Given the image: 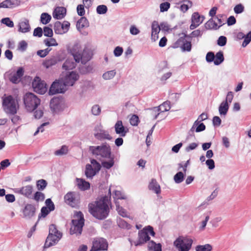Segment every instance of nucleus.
Instances as JSON below:
<instances>
[{
    "label": "nucleus",
    "mask_w": 251,
    "mask_h": 251,
    "mask_svg": "<svg viewBox=\"0 0 251 251\" xmlns=\"http://www.w3.org/2000/svg\"><path fill=\"white\" fill-rule=\"evenodd\" d=\"M84 5L79 4L77 6V12L78 15L82 16L85 14Z\"/></svg>",
    "instance_id": "obj_60"
},
{
    "label": "nucleus",
    "mask_w": 251,
    "mask_h": 251,
    "mask_svg": "<svg viewBox=\"0 0 251 251\" xmlns=\"http://www.w3.org/2000/svg\"><path fill=\"white\" fill-rule=\"evenodd\" d=\"M78 77L79 75L78 74L75 72H72L66 76L63 82L66 86H73L75 82L78 80Z\"/></svg>",
    "instance_id": "obj_17"
},
{
    "label": "nucleus",
    "mask_w": 251,
    "mask_h": 251,
    "mask_svg": "<svg viewBox=\"0 0 251 251\" xmlns=\"http://www.w3.org/2000/svg\"><path fill=\"white\" fill-rule=\"evenodd\" d=\"M98 171H96L91 164H87L85 168V174L87 178H92Z\"/></svg>",
    "instance_id": "obj_27"
},
{
    "label": "nucleus",
    "mask_w": 251,
    "mask_h": 251,
    "mask_svg": "<svg viewBox=\"0 0 251 251\" xmlns=\"http://www.w3.org/2000/svg\"><path fill=\"white\" fill-rule=\"evenodd\" d=\"M75 63L70 59H67L62 66L63 69L65 70H72L75 67Z\"/></svg>",
    "instance_id": "obj_36"
},
{
    "label": "nucleus",
    "mask_w": 251,
    "mask_h": 251,
    "mask_svg": "<svg viewBox=\"0 0 251 251\" xmlns=\"http://www.w3.org/2000/svg\"><path fill=\"white\" fill-rule=\"evenodd\" d=\"M155 234L153 228L148 226L138 232V238L137 241H132L129 239L131 245L134 244L135 246H141L146 243L150 239L149 235L154 236Z\"/></svg>",
    "instance_id": "obj_4"
},
{
    "label": "nucleus",
    "mask_w": 251,
    "mask_h": 251,
    "mask_svg": "<svg viewBox=\"0 0 251 251\" xmlns=\"http://www.w3.org/2000/svg\"><path fill=\"white\" fill-rule=\"evenodd\" d=\"M108 244L103 238H96L93 240V246L90 251H98L107 250Z\"/></svg>",
    "instance_id": "obj_8"
},
{
    "label": "nucleus",
    "mask_w": 251,
    "mask_h": 251,
    "mask_svg": "<svg viewBox=\"0 0 251 251\" xmlns=\"http://www.w3.org/2000/svg\"><path fill=\"white\" fill-rule=\"evenodd\" d=\"M44 35L45 36L51 37L53 35V31L51 28L48 26H45L44 28L43 31Z\"/></svg>",
    "instance_id": "obj_53"
},
{
    "label": "nucleus",
    "mask_w": 251,
    "mask_h": 251,
    "mask_svg": "<svg viewBox=\"0 0 251 251\" xmlns=\"http://www.w3.org/2000/svg\"><path fill=\"white\" fill-rule=\"evenodd\" d=\"M93 153L97 155H100L102 157L110 158V149L105 145L97 147L93 150Z\"/></svg>",
    "instance_id": "obj_13"
},
{
    "label": "nucleus",
    "mask_w": 251,
    "mask_h": 251,
    "mask_svg": "<svg viewBox=\"0 0 251 251\" xmlns=\"http://www.w3.org/2000/svg\"><path fill=\"white\" fill-rule=\"evenodd\" d=\"M51 50V49L48 48L45 50H38L37 54L41 57H45L49 54Z\"/></svg>",
    "instance_id": "obj_48"
},
{
    "label": "nucleus",
    "mask_w": 251,
    "mask_h": 251,
    "mask_svg": "<svg viewBox=\"0 0 251 251\" xmlns=\"http://www.w3.org/2000/svg\"><path fill=\"white\" fill-rule=\"evenodd\" d=\"M170 3L168 2H162L160 4V11L164 12L168 11L170 7Z\"/></svg>",
    "instance_id": "obj_50"
},
{
    "label": "nucleus",
    "mask_w": 251,
    "mask_h": 251,
    "mask_svg": "<svg viewBox=\"0 0 251 251\" xmlns=\"http://www.w3.org/2000/svg\"><path fill=\"white\" fill-rule=\"evenodd\" d=\"M193 240L187 237L179 236L174 242L178 251H189L192 245Z\"/></svg>",
    "instance_id": "obj_7"
},
{
    "label": "nucleus",
    "mask_w": 251,
    "mask_h": 251,
    "mask_svg": "<svg viewBox=\"0 0 251 251\" xmlns=\"http://www.w3.org/2000/svg\"><path fill=\"white\" fill-rule=\"evenodd\" d=\"M226 38L223 36H220L217 41V44L220 46H224L226 44Z\"/></svg>",
    "instance_id": "obj_63"
},
{
    "label": "nucleus",
    "mask_w": 251,
    "mask_h": 251,
    "mask_svg": "<svg viewBox=\"0 0 251 251\" xmlns=\"http://www.w3.org/2000/svg\"><path fill=\"white\" fill-rule=\"evenodd\" d=\"M151 40L155 42L158 39V33L160 31V28L158 23L156 21H154L152 23L151 25Z\"/></svg>",
    "instance_id": "obj_20"
},
{
    "label": "nucleus",
    "mask_w": 251,
    "mask_h": 251,
    "mask_svg": "<svg viewBox=\"0 0 251 251\" xmlns=\"http://www.w3.org/2000/svg\"><path fill=\"white\" fill-rule=\"evenodd\" d=\"M149 188L150 190L153 191L157 194L160 193V186L155 179H152L149 185Z\"/></svg>",
    "instance_id": "obj_33"
},
{
    "label": "nucleus",
    "mask_w": 251,
    "mask_h": 251,
    "mask_svg": "<svg viewBox=\"0 0 251 251\" xmlns=\"http://www.w3.org/2000/svg\"><path fill=\"white\" fill-rule=\"evenodd\" d=\"M129 121L131 125L134 126H137L139 121L138 117L135 115H133L131 116Z\"/></svg>",
    "instance_id": "obj_61"
},
{
    "label": "nucleus",
    "mask_w": 251,
    "mask_h": 251,
    "mask_svg": "<svg viewBox=\"0 0 251 251\" xmlns=\"http://www.w3.org/2000/svg\"><path fill=\"white\" fill-rule=\"evenodd\" d=\"M184 178V175L181 172L177 173L174 176V179L176 183H180L182 182Z\"/></svg>",
    "instance_id": "obj_44"
},
{
    "label": "nucleus",
    "mask_w": 251,
    "mask_h": 251,
    "mask_svg": "<svg viewBox=\"0 0 251 251\" xmlns=\"http://www.w3.org/2000/svg\"><path fill=\"white\" fill-rule=\"evenodd\" d=\"M187 38L186 34H184L183 36L180 37L176 41V44L178 46H180L183 51H190L192 48V45L190 41L186 40Z\"/></svg>",
    "instance_id": "obj_14"
},
{
    "label": "nucleus",
    "mask_w": 251,
    "mask_h": 251,
    "mask_svg": "<svg viewBox=\"0 0 251 251\" xmlns=\"http://www.w3.org/2000/svg\"><path fill=\"white\" fill-rule=\"evenodd\" d=\"M183 3L180 6V10L183 12H186L189 8L191 7L193 5V3L191 1L189 0H185L183 1Z\"/></svg>",
    "instance_id": "obj_40"
},
{
    "label": "nucleus",
    "mask_w": 251,
    "mask_h": 251,
    "mask_svg": "<svg viewBox=\"0 0 251 251\" xmlns=\"http://www.w3.org/2000/svg\"><path fill=\"white\" fill-rule=\"evenodd\" d=\"M58 61L59 60L56 57L53 56L46 59L43 62V65L46 68H49L56 64Z\"/></svg>",
    "instance_id": "obj_28"
},
{
    "label": "nucleus",
    "mask_w": 251,
    "mask_h": 251,
    "mask_svg": "<svg viewBox=\"0 0 251 251\" xmlns=\"http://www.w3.org/2000/svg\"><path fill=\"white\" fill-rule=\"evenodd\" d=\"M212 250V247L209 244L198 245L196 247V251H211Z\"/></svg>",
    "instance_id": "obj_41"
},
{
    "label": "nucleus",
    "mask_w": 251,
    "mask_h": 251,
    "mask_svg": "<svg viewBox=\"0 0 251 251\" xmlns=\"http://www.w3.org/2000/svg\"><path fill=\"white\" fill-rule=\"evenodd\" d=\"M244 10V6L241 4L236 5L234 8V11L236 14H240Z\"/></svg>",
    "instance_id": "obj_54"
},
{
    "label": "nucleus",
    "mask_w": 251,
    "mask_h": 251,
    "mask_svg": "<svg viewBox=\"0 0 251 251\" xmlns=\"http://www.w3.org/2000/svg\"><path fill=\"white\" fill-rule=\"evenodd\" d=\"M35 210L36 208L33 205L27 204L25 206L24 213L25 216L30 217L32 216L34 214Z\"/></svg>",
    "instance_id": "obj_29"
},
{
    "label": "nucleus",
    "mask_w": 251,
    "mask_h": 251,
    "mask_svg": "<svg viewBox=\"0 0 251 251\" xmlns=\"http://www.w3.org/2000/svg\"><path fill=\"white\" fill-rule=\"evenodd\" d=\"M89 26V23L87 19L84 17H82L77 22L76 27L78 29H81L84 27H88Z\"/></svg>",
    "instance_id": "obj_32"
},
{
    "label": "nucleus",
    "mask_w": 251,
    "mask_h": 251,
    "mask_svg": "<svg viewBox=\"0 0 251 251\" xmlns=\"http://www.w3.org/2000/svg\"><path fill=\"white\" fill-rule=\"evenodd\" d=\"M224 60L223 53L222 51H219L215 56L214 63L215 65H219Z\"/></svg>",
    "instance_id": "obj_38"
},
{
    "label": "nucleus",
    "mask_w": 251,
    "mask_h": 251,
    "mask_svg": "<svg viewBox=\"0 0 251 251\" xmlns=\"http://www.w3.org/2000/svg\"><path fill=\"white\" fill-rule=\"evenodd\" d=\"M92 113L94 115H99L101 111L99 105H95L92 108Z\"/></svg>",
    "instance_id": "obj_59"
},
{
    "label": "nucleus",
    "mask_w": 251,
    "mask_h": 251,
    "mask_svg": "<svg viewBox=\"0 0 251 251\" xmlns=\"http://www.w3.org/2000/svg\"><path fill=\"white\" fill-rule=\"evenodd\" d=\"M66 85L62 81H55L51 85L49 93L53 95L58 93H64L66 90Z\"/></svg>",
    "instance_id": "obj_10"
},
{
    "label": "nucleus",
    "mask_w": 251,
    "mask_h": 251,
    "mask_svg": "<svg viewBox=\"0 0 251 251\" xmlns=\"http://www.w3.org/2000/svg\"><path fill=\"white\" fill-rule=\"evenodd\" d=\"M45 198L44 194L39 191L36 192L34 195L33 199L37 202L39 201H42L45 200Z\"/></svg>",
    "instance_id": "obj_47"
},
{
    "label": "nucleus",
    "mask_w": 251,
    "mask_h": 251,
    "mask_svg": "<svg viewBox=\"0 0 251 251\" xmlns=\"http://www.w3.org/2000/svg\"><path fill=\"white\" fill-rule=\"evenodd\" d=\"M33 192V187L28 185L22 187L20 190V193L27 198H30Z\"/></svg>",
    "instance_id": "obj_26"
},
{
    "label": "nucleus",
    "mask_w": 251,
    "mask_h": 251,
    "mask_svg": "<svg viewBox=\"0 0 251 251\" xmlns=\"http://www.w3.org/2000/svg\"><path fill=\"white\" fill-rule=\"evenodd\" d=\"M51 211L50 209L47 207H43L41 210V216H39V218L43 217L45 218L49 213Z\"/></svg>",
    "instance_id": "obj_57"
},
{
    "label": "nucleus",
    "mask_w": 251,
    "mask_h": 251,
    "mask_svg": "<svg viewBox=\"0 0 251 251\" xmlns=\"http://www.w3.org/2000/svg\"><path fill=\"white\" fill-rule=\"evenodd\" d=\"M68 152V147L66 145H63L61 149L56 150L54 152V154L57 156H61L66 154Z\"/></svg>",
    "instance_id": "obj_42"
},
{
    "label": "nucleus",
    "mask_w": 251,
    "mask_h": 251,
    "mask_svg": "<svg viewBox=\"0 0 251 251\" xmlns=\"http://www.w3.org/2000/svg\"><path fill=\"white\" fill-rule=\"evenodd\" d=\"M116 210L118 214L124 218H129L128 213L122 207L120 206L119 202H116Z\"/></svg>",
    "instance_id": "obj_39"
},
{
    "label": "nucleus",
    "mask_w": 251,
    "mask_h": 251,
    "mask_svg": "<svg viewBox=\"0 0 251 251\" xmlns=\"http://www.w3.org/2000/svg\"><path fill=\"white\" fill-rule=\"evenodd\" d=\"M107 11V8L104 5H100L97 7V12L99 14H105Z\"/></svg>",
    "instance_id": "obj_52"
},
{
    "label": "nucleus",
    "mask_w": 251,
    "mask_h": 251,
    "mask_svg": "<svg viewBox=\"0 0 251 251\" xmlns=\"http://www.w3.org/2000/svg\"><path fill=\"white\" fill-rule=\"evenodd\" d=\"M70 23L66 21L63 23L57 21L54 23V30L56 34H63L68 32L70 28Z\"/></svg>",
    "instance_id": "obj_11"
},
{
    "label": "nucleus",
    "mask_w": 251,
    "mask_h": 251,
    "mask_svg": "<svg viewBox=\"0 0 251 251\" xmlns=\"http://www.w3.org/2000/svg\"><path fill=\"white\" fill-rule=\"evenodd\" d=\"M47 181L43 179L38 180L36 182V186L38 190L42 191L47 187Z\"/></svg>",
    "instance_id": "obj_43"
},
{
    "label": "nucleus",
    "mask_w": 251,
    "mask_h": 251,
    "mask_svg": "<svg viewBox=\"0 0 251 251\" xmlns=\"http://www.w3.org/2000/svg\"><path fill=\"white\" fill-rule=\"evenodd\" d=\"M229 108V105L226 102H222L219 107V111L221 115H226Z\"/></svg>",
    "instance_id": "obj_37"
},
{
    "label": "nucleus",
    "mask_w": 251,
    "mask_h": 251,
    "mask_svg": "<svg viewBox=\"0 0 251 251\" xmlns=\"http://www.w3.org/2000/svg\"><path fill=\"white\" fill-rule=\"evenodd\" d=\"M24 73L23 69L22 67L19 68L16 73L12 75L9 78L10 81L14 83H17L24 75Z\"/></svg>",
    "instance_id": "obj_22"
},
{
    "label": "nucleus",
    "mask_w": 251,
    "mask_h": 251,
    "mask_svg": "<svg viewBox=\"0 0 251 251\" xmlns=\"http://www.w3.org/2000/svg\"><path fill=\"white\" fill-rule=\"evenodd\" d=\"M45 203L47 208L50 209V210L53 211L54 208V205L53 202L50 199H48L46 200Z\"/></svg>",
    "instance_id": "obj_58"
},
{
    "label": "nucleus",
    "mask_w": 251,
    "mask_h": 251,
    "mask_svg": "<svg viewBox=\"0 0 251 251\" xmlns=\"http://www.w3.org/2000/svg\"><path fill=\"white\" fill-rule=\"evenodd\" d=\"M76 182L77 187L81 191H85L90 189V184L83 178H76Z\"/></svg>",
    "instance_id": "obj_21"
},
{
    "label": "nucleus",
    "mask_w": 251,
    "mask_h": 251,
    "mask_svg": "<svg viewBox=\"0 0 251 251\" xmlns=\"http://www.w3.org/2000/svg\"><path fill=\"white\" fill-rule=\"evenodd\" d=\"M66 9L64 7H57L53 12V17L56 19H62L66 15Z\"/></svg>",
    "instance_id": "obj_19"
},
{
    "label": "nucleus",
    "mask_w": 251,
    "mask_h": 251,
    "mask_svg": "<svg viewBox=\"0 0 251 251\" xmlns=\"http://www.w3.org/2000/svg\"><path fill=\"white\" fill-rule=\"evenodd\" d=\"M19 2V0H5L0 3V6L4 8H11L18 5Z\"/></svg>",
    "instance_id": "obj_24"
},
{
    "label": "nucleus",
    "mask_w": 251,
    "mask_h": 251,
    "mask_svg": "<svg viewBox=\"0 0 251 251\" xmlns=\"http://www.w3.org/2000/svg\"><path fill=\"white\" fill-rule=\"evenodd\" d=\"M71 52L76 62H81L82 64H86L93 56L92 50L88 49H84L83 52H80V47L75 45L71 50Z\"/></svg>",
    "instance_id": "obj_2"
},
{
    "label": "nucleus",
    "mask_w": 251,
    "mask_h": 251,
    "mask_svg": "<svg viewBox=\"0 0 251 251\" xmlns=\"http://www.w3.org/2000/svg\"><path fill=\"white\" fill-rule=\"evenodd\" d=\"M44 42L45 44L48 47L57 46L58 45L56 40L52 38L45 39Z\"/></svg>",
    "instance_id": "obj_46"
},
{
    "label": "nucleus",
    "mask_w": 251,
    "mask_h": 251,
    "mask_svg": "<svg viewBox=\"0 0 251 251\" xmlns=\"http://www.w3.org/2000/svg\"><path fill=\"white\" fill-rule=\"evenodd\" d=\"M115 130L117 134L125 137L128 132V128L123 126L122 121H118L114 126Z\"/></svg>",
    "instance_id": "obj_16"
},
{
    "label": "nucleus",
    "mask_w": 251,
    "mask_h": 251,
    "mask_svg": "<svg viewBox=\"0 0 251 251\" xmlns=\"http://www.w3.org/2000/svg\"><path fill=\"white\" fill-rule=\"evenodd\" d=\"M43 35V30L41 27H38L36 28L33 32V35L41 37Z\"/></svg>",
    "instance_id": "obj_64"
},
{
    "label": "nucleus",
    "mask_w": 251,
    "mask_h": 251,
    "mask_svg": "<svg viewBox=\"0 0 251 251\" xmlns=\"http://www.w3.org/2000/svg\"><path fill=\"white\" fill-rule=\"evenodd\" d=\"M18 26L19 31L23 33L27 32L30 29L29 21L26 19H25L23 21L20 22Z\"/></svg>",
    "instance_id": "obj_23"
},
{
    "label": "nucleus",
    "mask_w": 251,
    "mask_h": 251,
    "mask_svg": "<svg viewBox=\"0 0 251 251\" xmlns=\"http://www.w3.org/2000/svg\"><path fill=\"white\" fill-rule=\"evenodd\" d=\"M205 27L208 29H218L219 28L218 23L211 18L205 24Z\"/></svg>",
    "instance_id": "obj_34"
},
{
    "label": "nucleus",
    "mask_w": 251,
    "mask_h": 251,
    "mask_svg": "<svg viewBox=\"0 0 251 251\" xmlns=\"http://www.w3.org/2000/svg\"><path fill=\"white\" fill-rule=\"evenodd\" d=\"M94 135L96 138L99 140L109 139V135L108 132L104 130L101 129L99 126L95 128Z\"/></svg>",
    "instance_id": "obj_18"
},
{
    "label": "nucleus",
    "mask_w": 251,
    "mask_h": 251,
    "mask_svg": "<svg viewBox=\"0 0 251 251\" xmlns=\"http://www.w3.org/2000/svg\"><path fill=\"white\" fill-rule=\"evenodd\" d=\"M32 87L35 92L40 94H45L47 90L46 84L39 77L34 78L32 82Z\"/></svg>",
    "instance_id": "obj_9"
},
{
    "label": "nucleus",
    "mask_w": 251,
    "mask_h": 251,
    "mask_svg": "<svg viewBox=\"0 0 251 251\" xmlns=\"http://www.w3.org/2000/svg\"><path fill=\"white\" fill-rule=\"evenodd\" d=\"M244 40L242 43V46L243 47H246L251 41V31H250L247 35H245L244 37Z\"/></svg>",
    "instance_id": "obj_49"
},
{
    "label": "nucleus",
    "mask_w": 251,
    "mask_h": 251,
    "mask_svg": "<svg viewBox=\"0 0 251 251\" xmlns=\"http://www.w3.org/2000/svg\"><path fill=\"white\" fill-rule=\"evenodd\" d=\"M204 20V17L201 16L198 12H195L193 14L191 18V22L194 23L196 25H199L202 23Z\"/></svg>",
    "instance_id": "obj_30"
},
{
    "label": "nucleus",
    "mask_w": 251,
    "mask_h": 251,
    "mask_svg": "<svg viewBox=\"0 0 251 251\" xmlns=\"http://www.w3.org/2000/svg\"><path fill=\"white\" fill-rule=\"evenodd\" d=\"M202 35V32L199 29L193 31L190 35H187V38L200 37Z\"/></svg>",
    "instance_id": "obj_56"
},
{
    "label": "nucleus",
    "mask_w": 251,
    "mask_h": 251,
    "mask_svg": "<svg viewBox=\"0 0 251 251\" xmlns=\"http://www.w3.org/2000/svg\"><path fill=\"white\" fill-rule=\"evenodd\" d=\"M84 225V221H72L70 229V234L76 235L81 234Z\"/></svg>",
    "instance_id": "obj_12"
},
{
    "label": "nucleus",
    "mask_w": 251,
    "mask_h": 251,
    "mask_svg": "<svg viewBox=\"0 0 251 251\" xmlns=\"http://www.w3.org/2000/svg\"><path fill=\"white\" fill-rule=\"evenodd\" d=\"M1 23L9 27H13L14 25L13 22L9 18H3Z\"/></svg>",
    "instance_id": "obj_51"
},
{
    "label": "nucleus",
    "mask_w": 251,
    "mask_h": 251,
    "mask_svg": "<svg viewBox=\"0 0 251 251\" xmlns=\"http://www.w3.org/2000/svg\"><path fill=\"white\" fill-rule=\"evenodd\" d=\"M208 118V116L207 114L205 113H202L198 117V119L194 122L192 128L190 129L191 131H194L195 130V128L199 124L206 119H207Z\"/></svg>",
    "instance_id": "obj_35"
},
{
    "label": "nucleus",
    "mask_w": 251,
    "mask_h": 251,
    "mask_svg": "<svg viewBox=\"0 0 251 251\" xmlns=\"http://www.w3.org/2000/svg\"><path fill=\"white\" fill-rule=\"evenodd\" d=\"M118 224L119 226L123 228L130 229L131 226L126 221H119Z\"/></svg>",
    "instance_id": "obj_55"
},
{
    "label": "nucleus",
    "mask_w": 251,
    "mask_h": 251,
    "mask_svg": "<svg viewBox=\"0 0 251 251\" xmlns=\"http://www.w3.org/2000/svg\"><path fill=\"white\" fill-rule=\"evenodd\" d=\"M171 108L170 101H166L163 102L158 107H155L153 108V111L154 112L160 111V113L169 111Z\"/></svg>",
    "instance_id": "obj_25"
},
{
    "label": "nucleus",
    "mask_w": 251,
    "mask_h": 251,
    "mask_svg": "<svg viewBox=\"0 0 251 251\" xmlns=\"http://www.w3.org/2000/svg\"><path fill=\"white\" fill-rule=\"evenodd\" d=\"M62 237V233L59 231L54 224L49 226V234L46 239L44 247L49 248L56 245Z\"/></svg>",
    "instance_id": "obj_3"
},
{
    "label": "nucleus",
    "mask_w": 251,
    "mask_h": 251,
    "mask_svg": "<svg viewBox=\"0 0 251 251\" xmlns=\"http://www.w3.org/2000/svg\"><path fill=\"white\" fill-rule=\"evenodd\" d=\"M64 200L66 203L73 207L78 205V201L76 199L75 192H70L67 193L64 196Z\"/></svg>",
    "instance_id": "obj_15"
},
{
    "label": "nucleus",
    "mask_w": 251,
    "mask_h": 251,
    "mask_svg": "<svg viewBox=\"0 0 251 251\" xmlns=\"http://www.w3.org/2000/svg\"><path fill=\"white\" fill-rule=\"evenodd\" d=\"M2 106L5 112L11 115L15 114L19 108L17 101L11 95L3 99Z\"/></svg>",
    "instance_id": "obj_6"
},
{
    "label": "nucleus",
    "mask_w": 251,
    "mask_h": 251,
    "mask_svg": "<svg viewBox=\"0 0 251 251\" xmlns=\"http://www.w3.org/2000/svg\"><path fill=\"white\" fill-rule=\"evenodd\" d=\"M91 164L92 165V166H93V168L96 171L99 172L100 170L101 166L100 163H99L95 159H92L91 160Z\"/></svg>",
    "instance_id": "obj_62"
},
{
    "label": "nucleus",
    "mask_w": 251,
    "mask_h": 251,
    "mask_svg": "<svg viewBox=\"0 0 251 251\" xmlns=\"http://www.w3.org/2000/svg\"><path fill=\"white\" fill-rule=\"evenodd\" d=\"M109 199L107 196H103L97 199L94 203L88 205L90 213L98 220L105 218L109 212Z\"/></svg>",
    "instance_id": "obj_1"
},
{
    "label": "nucleus",
    "mask_w": 251,
    "mask_h": 251,
    "mask_svg": "<svg viewBox=\"0 0 251 251\" xmlns=\"http://www.w3.org/2000/svg\"><path fill=\"white\" fill-rule=\"evenodd\" d=\"M23 100L25 109L29 112L33 111L41 103L40 99L32 93H26Z\"/></svg>",
    "instance_id": "obj_5"
},
{
    "label": "nucleus",
    "mask_w": 251,
    "mask_h": 251,
    "mask_svg": "<svg viewBox=\"0 0 251 251\" xmlns=\"http://www.w3.org/2000/svg\"><path fill=\"white\" fill-rule=\"evenodd\" d=\"M51 17L50 15L47 13H43L41 15V22L42 24L46 25L49 23Z\"/></svg>",
    "instance_id": "obj_45"
},
{
    "label": "nucleus",
    "mask_w": 251,
    "mask_h": 251,
    "mask_svg": "<svg viewBox=\"0 0 251 251\" xmlns=\"http://www.w3.org/2000/svg\"><path fill=\"white\" fill-rule=\"evenodd\" d=\"M113 199L116 205V202H119V200H126L127 197L123 192L116 190L114 192Z\"/></svg>",
    "instance_id": "obj_31"
}]
</instances>
